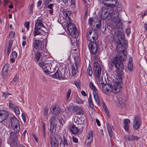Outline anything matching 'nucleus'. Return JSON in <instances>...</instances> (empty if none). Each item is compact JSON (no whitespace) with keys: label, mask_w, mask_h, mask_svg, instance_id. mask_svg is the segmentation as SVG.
<instances>
[{"label":"nucleus","mask_w":147,"mask_h":147,"mask_svg":"<svg viewBox=\"0 0 147 147\" xmlns=\"http://www.w3.org/2000/svg\"><path fill=\"white\" fill-rule=\"evenodd\" d=\"M117 31H115L113 37L114 41L119 45L124 46L127 44V41L125 40L124 36L121 28H118Z\"/></svg>","instance_id":"nucleus-1"},{"label":"nucleus","mask_w":147,"mask_h":147,"mask_svg":"<svg viewBox=\"0 0 147 147\" xmlns=\"http://www.w3.org/2000/svg\"><path fill=\"white\" fill-rule=\"evenodd\" d=\"M11 123L12 127L14 131H11L10 132V136L11 138L16 137L15 134H17L19 133L20 128V123L18 120L14 116H13L11 117Z\"/></svg>","instance_id":"nucleus-2"},{"label":"nucleus","mask_w":147,"mask_h":147,"mask_svg":"<svg viewBox=\"0 0 147 147\" xmlns=\"http://www.w3.org/2000/svg\"><path fill=\"white\" fill-rule=\"evenodd\" d=\"M94 70L96 77L98 79L99 84L102 87L105 84L103 79V74H101V68L97 61H95L94 63Z\"/></svg>","instance_id":"nucleus-3"},{"label":"nucleus","mask_w":147,"mask_h":147,"mask_svg":"<svg viewBox=\"0 0 147 147\" xmlns=\"http://www.w3.org/2000/svg\"><path fill=\"white\" fill-rule=\"evenodd\" d=\"M110 63L111 65L110 68L112 70H113L114 67H115L119 72L122 71L124 69L123 63L120 61L111 59V61H110Z\"/></svg>","instance_id":"nucleus-4"},{"label":"nucleus","mask_w":147,"mask_h":147,"mask_svg":"<svg viewBox=\"0 0 147 147\" xmlns=\"http://www.w3.org/2000/svg\"><path fill=\"white\" fill-rule=\"evenodd\" d=\"M111 19L114 23V25H113V28L115 29H118L119 24L122 23L121 20L119 17L118 12L114 11L112 13L111 15Z\"/></svg>","instance_id":"nucleus-5"},{"label":"nucleus","mask_w":147,"mask_h":147,"mask_svg":"<svg viewBox=\"0 0 147 147\" xmlns=\"http://www.w3.org/2000/svg\"><path fill=\"white\" fill-rule=\"evenodd\" d=\"M102 3L106 6L111 7H114L117 6L118 10L120 11L121 9L122 6L121 4H119L117 0H102Z\"/></svg>","instance_id":"nucleus-6"},{"label":"nucleus","mask_w":147,"mask_h":147,"mask_svg":"<svg viewBox=\"0 0 147 147\" xmlns=\"http://www.w3.org/2000/svg\"><path fill=\"white\" fill-rule=\"evenodd\" d=\"M67 30L70 35L73 37L77 38L79 33L77 28L73 24L69 23L67 27Z\"/></svg>","instance_id":"nucleus-7"},{"label":"nucleus","mask_w":147,"mask_h":147,"mask_svg":"<svg viewBox=\"0 0 147 147\" xmlns=\"http://www.w3.org/2000/svg\"><path fill=\"white\" fill-rule=\"evenodd\" d=\"M43 41L34 38L32 43L33 48L38 50H42L44 47Z\"/></svg>","instance_id":"nucleus-8"},{"label":"nucleus","mask_w":147,"mask_h":147,"mask_svg":"<svg viewBox=\"0 0 147 147\" xmlns=\"http://www.w3.org/2000/svg\"><path fill=\"white\" fill-rule=\"evenodd\" d=\"M142 119L138 115H136L134 118L133 122V128L134 129H137L139 128L141 124Z\"/></svg>","instance_id":"nucleus-9"},{"label":"nucleus","mask_w":147,"mask_h":147,"mask_svg":"<svg viewBox=\"0 0 147 147\" xmlns=\"http://www.w3.org/2000/svg\"><path fill=\"white\" fill-rule=\"evenodd\" d=\"M112 13L109 12V9L102 8L100 11L99 15L103 19H106L109 15L111 16Z\"/></svg>","instance_id":"nucleus-10"},{"label":"nucleus","mask_w":147,"mask_h":147,"mask_svg":"<svg viewBox=\"0 0 147 147\" xmlns=\"http://www.w3.org/2000/svg\"><path fill=\"white\" fill-rule=\"evenodd\" d=\"M89 47L92 54L94 55L96 54L98 49V44L96 42L89 43Z\"/></svg>","instance_id":"nucleus-11"},{"label":"nucleus","mask_w":147,"mask_h":147,"mask_svg":"<svg viewBox=\"0 0 147 147\" xmlns=\"http://www.w3.org/2000/svg\"><path fill=\"white\" fill-rule=\"evenodd\" d=\"M127 58V56L124 51H122L121 52H119L117 54L115 57L113 59H115L116 60L120 61L121 62L124 61Z\"/></svg>","instance_id":"nucleus-12"},{"label":"nucleus","mask_w":147,"mask_h":147,"mask_svg":"<svg viewBox=\"0 0 147 147\" xmlns=\"http://www.w3.org/2000/svg\"><path fill=\"white\" fill-rule=\"evenodd\" d=\"M51 147H58L59 141L55 135H51L50 137Z\"/></svg>","instance_id":"nucleus-13"},{"label":"nucleus","mask_w":147,"mask_h":147,"mask_svg":"<svg viewBox=\"0 0 147 147\" xmlns=\"http://www.w3.org/2000/svg\"><path fill=\"white\" fill-rule=\"evenodd\" d=\"M8 112L6 110H0V123L6 120L9 116Z\"/></svg>","instance_id":"nucleus-14"},{"label":"nucleus","mask_w":147,"mask_h":147,"mask_svg":"<svg viewBox=\"0 0 147 147\" xmlns=\"http://www.w3.org/2000/svg\"><path fill=\"white\" fill-rule=\"evenodd\" d=\"M34 28L44 30L46 28L44 25L43 19L39 18L37 19L36 20Z\"/></svg>","instance_id":"nucleus-15"},{"label":"nucleus","mask_w":147,"mask_h":147,"mask_svg":"<svg viewBox=\"0 0 147 147\" xmlns=\"http://www.w3.org/2000/svg\"><path fill=\"white\" fill-rule=\"evenodd\" d=\"M50 110L51 112L54 115H57L60 112V109L59 107L56 105L52 106Z\"/></svg>","instance_id":"nucleus-16"},{"label":"nucleus","mask_w":147,"mask_h":147,"mask_svg":"<svg viewBox=\"0 0 147 147\" xmlns=\"http://www.w3.org/2000/svg\"><path fill=\"white\" fill-rule=\"evenodd\" d=\"M64 73V72L62 74L60 71L58 70L55 73L52 75V77L55 78H58L61 80H64L65 78Z\"/></svg>","instance_id":"nucleus-17"},{"label":"nucleus","mask_w":147,"mask_h":147,"mask_svg":"<svg viewBox=\"0 0 147 147\" xmlns=\"http://www.w3.org/2000/svg\"><path fill=\"white\" fill-rule=\"evenodd\" d=\"M102 88L103 91L107 93H110L112 90V86L109 84L104 85Z\"/></svg>","instance_id":"nucleus-18"},{"label":"nucleus","mask_w":147,"mask_h":147,"mask_svg":"<svg viewBox=\"0 0 147 147\" xmlns=\"http://www.w3.org/2000/svg\"><path fill=\"white\" fill-rule=\"evenodd\" d=\"M124 138L125 140H128L129 141H133L135 140L137 141L139 139V137L132 135H124Z\"/></svg>","instance_id":"nucleus-19"},{"label":"nucleus","mask_w":147,"mask_h":147,"mask_svg":"<svg viewBox=\"0 0 147 147\" xmlns=\"http://www.w3.org/2000/svg\"><path fill=\"white\" fill-rule=\"evenodd\" d=\"M32 54L35 55V58L37 61H38L40 59L41 60H42L41 58L42 55L38 51L36 52L34 49H33L32 51Z\"/></svg>","instance_id":"nucleus-20"},{"label":"nucleus","mask_w":147,"mask_h":147,"mask_svg":"<svg viewBox=\"0 0 147 147\" xmlns=\"http://www.w3.org/2000/svg\"><path fill=\"white\" fill-rule=\"evenodd\" d=\"M93 139V133L92 130L88 131L87 138L85 141V142L87 144H89L92 141Z\"/></svg>","instance_id":"nucleus-21"},{"label":"nucleus","mask_w":147,"mask_h":147,"mask_svg":"<svg viewBox=\"0 0 147 147\" xmlns=\"http://www.w3.org/2000/svg\"><path fill=\"white\" fill-rule=\"evenodd\" d=\"M83 117H80V118L77 116H75L74 119V121L78 124H82L84 121Z\"/></svg>","instance_id":"nucleus-22"},{"label":"nucleus","mask_w":147,"mask_h":147,"mask_svg":"<svg viewBox=\"0 0 147 147\" xmlns=\"http://www.w3.org/2000/svg\"><path fill=\"white\" fill-rule=\"evenodd\" d=\"M70 139V137H67V135L63 136L62 140L63 145L64 146H67L69 144V140Z\"/></svg>","instance_id":"nucleus-23"},{"label":"nucleus","mask_w":147,"mask_h":147,"mask_svg":"<svg viewBox=\"0 0 147 147\" xmlns=\"http://www.w3.org/2000/svg\"><path fill=\"white\" fill-rule=\"evenodd\" d=\"M98 34L96 32H94L93 35L90 37L87 40H89L91 43H94L96 40L98 39Z\"/></svg>","instance_id":"nucleus-24"},{"label":"nucleus","mask_w":147,"mask_h":147,"mask_svg":"<svg viewBox=\"0 0 147 147\" xmlns=\"http://www.w3.org/2000/svg\"><path fill=\"white\" fill-rule=\"evenodd\" d=\"M62 12L64 17L68 18L69 19L70 15L71 13V11L67 9H63Z\"/></svg>","instance_id":"nucleus-25"},{"label":"nucleus","mask_w":147,"mask_h":147,"mask_svg":"<svg viewBox=\"0 0 147 147\" xmlns=\"http://www.w3.org/2000/svg\"><path fill=\"white\" fill-rule=\"evenodd\" d=\"M130 123V121L128 119H125L123 121L124 124V128L125 131H128L129 130V124Z\"/></svg>","instance_id":"nucleus-26"},{"label":"nucleus","mask_w":147,"mask_h":147,"mask_svg":"<svg viewBox=\"0 0 147 147\" xmlns=\"http://www.w3.org/2000/svg\"><path fill=\"white\" fill-rule=\"evenodd\" d=\"M40 31H41L44 32H45L44 30L43 29L34 28L33 32L34 36H35L36 35H41V33Z\"/></svg>","instance_id":"nucleus-27"},{"label":"nucleus","mask_w":147,"mask_h":147,"mask_svg":"<svg viewBox=\"0 0 147 147\" xmlns=\"http://www.w3.org/2000/svg\"><path fill=\"white\" fill-rule=\"evenodd\" d=\"M45 69H46V72H48L51 69L52 67V63L50 61H45Z\"/></svg>","instance_id":"nucleus-28"},{"label":"nucleus","mask_w":147,"mask_h":147,"mask_svg":"<svg viewBox=\"0 0 147 147\" xmlns=\"http://www.w3.org/2000/svg\"><path fill=\"white\" fill-rule=\"evenodd\" d=\"M127 68L130 71H131L133 70V66L132 63V59L131 57L129 58Z\"/></svg>","instance_id":"nucleus-29"},{"label":"nucleus","mask_w":147,"mask_h":147,"mask_svg":"<svg viewBox=\"0 0 147 147\" xmlns=\"http://www.w3.org/2000/svg\"><path fill=\"white\" fill-rule=\"evenodd\" d=\"M70 130L73 134H77L78 132V128L74 125H72L71 126Z\"/></svg>","instance_id":"nucleus-30"},{"label":"nucleus","mask_w":147,"mask_h":147,"mask_svg":"<svg viewBox=\"0 0 147 147\" xmlns=\"http://www.w3.org/2000/svg\"><path fill=\"white\" fill-rule=\"evenodd\" d=\"M49 121L50 123V125H56L57 122V119L55 117L52 116L50 118Z\"/></svg>","instance_id":"nucleus-31"},{"label":"nucleus","mask_w":147,"mask_h":147,"mask_svg":"<svg viewBox=\"0 0 147 147\" xmlns=\"http://www.w3.org/2000/svg\"><path fill=\"white\" fill-rule=\"evenodd\" d=\"M119 88L120 86L119 85H118L117 86H114L113 88H112V92L114 94H116L118 93L120 91V89Z\"/></svg>","instance_id":"nucleus-32"},{"label":"nucleus","mask_w":147,"mask_h":147,"mask_svg":"<svg viewBox=\"0 0 147 147\" xmlns=\"http://www.w3.org/2000/svg\"><path fill=\"white\" fill-rule=\"evenodd\" d=\"M74 65H73L72 67V72L73 76L75 75L78 72V67Z\"/></svg>","instance_id":"nucleus-33"},{"label":"nucleus","mask_w":147,"mask_h":147,"mask_svg":"<svg viewBox=\"0 0 147 147\" xmlns=\"http://www.w3.org/2000/svg\"><path fill=\"white\" fill-rule=\"evenodd\" d=\"M53 7L54 5L52 4H50L47 6V7L49 9V12L51 15H52L53 13Z\"/></svg>","instance_id":"nucleus-34"},{"label":"nucleus","mask_w":147,"mask_h":147,"mask_svg":"<svg viewBox=\"0 0 147 147\" xmlns=\"http://www.w3.org/2000/svg\"><path fill=\"white\" fill-rule=\"evenodd\" d=\"M107 126L109 136L110 137H111L113 136V132L111 127L108 123H107Z\"/></svg>","instance_id":"nucleus-35"},{"label":"nucleus","mask_w":147,"mask_h":147,"mask_svg":"<svg viewBox=\"0 0 147 147\" xmlns=\"http://www.w3.org/2000/svg\"><path fill=\"white\" fill-rule=\"evenodd\" d=\"M90 88L93 90L96 91L97 90V89L95 86L94 85L93 82H91L89 84Z\"/></svg>","instance_id":"nucleus-36"},{"label":"nucleus","mask_w":147,"mask_h":147,"mask_svg":"<svg viewBox=\"0 0 147 147\" xmlns=\"http://www.w3.org/2000/svg\"><path fill=\"white\" fill-rule=\"evenodd\" d=\"M50 131L52 133H54L56 130V125H50Z\"/></svg>","instance_id":"nucleus-37"},{"label":"nucleus","mask_w":147,"mask_h":147,"mask_svg":"<svg viewBox=\"0 0 147 147\" xmlns=\"http://www.w3.org/2000/svg\"><path fill=\"white\" fill-rule=\"evenodd\" d=\"M95 100L98 105L100 104V100L99 99L98 96L97 94H93Z\"/></svg>","instance_id":"nucleus-38"},{"label":"nucleus","mask_w":147,"mask_h":147,"mask_svg":"<svg viewBox=\"0 0 147 147\" xmlns=\"http://www.w3.org/2000/svg\"><path fill=\"white\" fill-rule=\"evenodd\" d=\"M6 69H3L2 71V75L3 78H5L6 76L7 73H8V71L5 70Z\"/></svg>","instance_id":"nucleus-39"},{"label":"nucleus","mask_w":147,"mask_h":147,"mask_svg":"<svg viewBox=\"0 0 147 147\" xmlns=\"http://www.w3.org/2000/svg\"><path fill=\"white\" fill-rule=\"evenodd\" d=\"M87 72L88 73L89 75L90 76H92V72L91 67L89 66L87 69Z\"/></svg>","instance_id":"nucleus-40"},{"label":"nucleus","mask_w":147,"mask_h":147,"mask_svg":"<svg viewBox=\"0 0 147 147\" xmlns=\"http://www.w3.org/2000/svg\"><path fill=\"white\" fill-rule=\"evenodd\" d=\"M76 113L78 115H82L83 114L84 112L82 109L79 107L78 109L76 112Z\"/></svg>","instance_id":"nucleus-41"},{"label":"nucleus","mask_w":147,"mask_h":147,"mask_svg":"<svg viewBox=\"0 0 147 147\" xmlns=\"http://www.w3.org/2000/svg\"><path fill=\"white\" fill-rule=\"evenodd\" d=\"M34 7L33 3H32L29 8V13L30 14H32L33 13V8Z\"/></svg>","instance_id":"nucleus-42"},{"label":"nucleus","mask_w":147,"mask_h":147,"mask_svg":"<svg viewBox=\"0 0 147 147\" xmlns=\"http://www.w3.org/2000/svg\"><path fill=\"white\" fill-rule=\"evenodd\" d=\"M39 65L42 68L44 69H45V61L43 62V61H42L40 62H39L38 63Z\"/></svg>","instance_id":"nucleus-43"},{"label":"nucleus","mask_w":147,"mask_h":147,"mask_svg":"<svg viewBox=\"0 0 147 147\" xmlns=\"http://www.w3.org/2000/svg\"><path fill=\"white\" fill-rule=\"evenodd\" d=\"M76 102L78 104H82L84 102V101L81 99L79 97L76 98Z\"/></svg>","instance_id":"nucleus-44"},{"label":"nucleus","mask_w":147,"mask_h":147,"mask_svg":"<svg viewBox=\"0 0 147 147\" xmlns=\"http://www.w3.org/2000/svg\"><path fill=\"white\" fill-rule=\"evenodd\" d=\"M3 95L5 97V98H6L7 97H8V96H11L12 95V94L11 93H9L8 92H6L5 93L3 92Z\"/></svg>","instance_id":"nucleus-45"},{"label":"nucleus","mask_w":147,"mask_h":147,"mask_svg":"<svg viewBox=\"0 0 147 147\" xmlns=\"http://www.w3.org/2000/svg\"><path fill=\"white\" fill-rule=\"evenodd\" d=\"M9 65L8 63L6 64L3 67V69H6L5 70L8 71L9 69Z\"/></svg>","instance_id":"nucleus-46"},{"label":"nucleus","mask_w":147,"mask_h":147,"mask_svg":"<svg viewBox=\"0 0 147 147\" xmlns=\"http://www.w3.org/2000/svg\"><path fill=\"white\" fill-rule=\"evenodd\" d=\"M71 90L70 89L68 90L67 94V99H68L70 97V95L71 93Z\"/></svg>","instance_id":"nucleus-47"},{"label":"nucleus","mask_w":147,"mask_h":147,"mask_svg":"<svg viewBox=\"0 0 147 147\" xmlns=\"http://www.w3.org/2000/svg\"><path fill=\"white\" fill-rule=\"evenodd\" d=\"M92 30H90L87 33V39L90 38V37L91 36V35L92 33Z\"/></svg>","instance_id":"nucleus-48"},{"label":"nucleus","mask_w":147,"mask_h":147,"mask_svg":"<svg viewBox=\"0 0 147 147\" xmlns=\"http://www.w3.org/2000/svg\"><path fill=\"white\" fill-rule=\"evenodd\" d=\"M52 1V0H44V3L45 5H47L50 3H51Z\"/></svg>","instance_id":"nucleus-49"},{"label":"nucleus","mask_w":147,"mask_h":147,"mask_svg":"<svg viewBox=\"0 0 147 147\" xmlns=\"http://www.w3.org/2000/svg\"><path fill=\"white\" fill-rule=\"evenodd\" d=\"M14 110H15V113L16 114H18V115H19L20 114V110L18 107H16L14 108Z\"/></svg>","instance_id":"nucleus-50"},{"label":"nucleus","mask_w":147,"mask_h":147,"mask_svg":"<svg viewBox=\"0 0 147 147\" xmlns=\"http://www.w3.org/2000/svg\"><path fill=\"white\" fill-rule=\"evenodd\" d=\"M18 79V78L17 77L15 76L13 79L12 82H13V84L14 85L16 84L17 83L16 82L17 81Z\"/></svg>","instance_id":"nucleus-51"},{"label":"nucleus","mask_w":147,"mask_h":147,"mask_svg":"<svg viewBox=\"0 0 147 147\" xmlns=\"http://www.w3.org/2000/svg\"><path fill=\"white\" fill-rule=\"evenodd\" d=\"M25 26L26 27L27 30L28 31L29 28V22H27L25 23Z\"/></svg>","instance_id":"nucleus-52"},{"label":"nucleus","mask_w":147,"mask_h":147,"mask_svg":"<svg viewBox=\"0 0 147 147\" xmlns=\"http://www.w3.org/2000/svg\"><path fill=\"white\" fill-rule=\"evenodd\" d=\"M79 107L77 106H73V112L74 111L76 112L78 109Z\"/></svg>","instance_id":"nucleus-53"},{"label":"nucleus","mask_w":147,"mask_h":147,"mask_svg":"<svg viewBox=\"0 0 147 147\" xmlns=\"http://www.w3.org/2000/svg\"><path fill=\"white\" fill-rule=\"evenodd\" d=\"M12 56L13 58H16L17 57V54L15 51L12 52Z\"/></svg>","instance_id":"nucleus-54"},{"label":"nucleus","mask_w":147,"mask_h":147,"mask_svg":"<svg viewBox=\"0 0 147 147\" xmlns=\"http://www.w3.org/2000/svg\"><path fill=\"white\" fill-rule=\"evenodd\" d=\"M72 140L73 142L75 143H78V140L77 138L74 137H73L72 138Z\"/></svg>","instance_id":"nucleus-55"},{"label":"nucleus","mask_w":147,"mask_h":147,"mask_svg":"<svg viewBox=\"0 0 147 147\" xmlns=\"http://www.w3.org/2000/svg\"><path fill=\"white\" fill-rule=\"evenodd\" d=\"M3 1L4 2L3 5L5 7H6L9 3V1L8 0H3Z\"/></svg>","instance_id":"nucleus-56"},{"label":"nucleus","mask_w":147,"mask_h":147,"mask_svg":"<svg viewBox=\"0 0 147 147\" xmlns=\"http://www.w3.org/2000/svg\"><path fill=\"white\" fill-rule=\"evenodd\" d=\"M73 105L69 106L68 108V110L71 112H73Z\"/></svg>","instance_id":"nucleus-57"},{"label":"nucleus","mask_w":147,"mask_h":147,"mask_svg":"<svg viewBox=\"0 0 147 147\" xmlns=\"http://www.w3.org/2000/svg\"><path fill=\"white\" fill-rule=\"evenodd\" d=\"M93 22V20L92 19V18H90L88 20V23L89 25L92 24Z\"/></svg>","instance_id":"nucleus-58"},{"label":"nucleus","mask_w":147,"mask_h":147,"mask_svg":"<svg viewBox=\"0 0 147 147\" xmlns=\"http://www.w3.org/2000/svg\"><path fill=\"white\" fill-rule=\"evenodd\" d=\"M75 66H78V59L77 58H76L75 59Z\"/></svg>","instance_id":"nucleus-59"},{"label":"nucleus","mask_w":147,"mask_h":147,"mask_svg":"<svg viewBox=\"0 0 147 147\" xmlns=\"http://www.w3.org/2000/svg\"><path fill=\"white\" fill-rule=\"evenodd\" d=\"M9 106L12 109H13L14 107L13 105L11 102H9Z\"/></svg>","instance_id":"nucleus-60"},{"label":"nucleus","mask_w":147,"mask_h":147,"mask_svg":"<svg viewBox=\"0 0 147 147\" xmlns=\"http://www.w3.org/2000/svg\"><path fill=\"white\" fill-rule=\"evenodd\" d=\"M88 102L90 107L91 108H93L94 107V105L92 101L89 102Z\"/></svg>","instance_id":"nucleus-61"},{"label":"nucleus","mask_w":147,"mask_h":147,"mask_svg":"<svg viewBox=\"0 0 147 147\" xmlns=\"http://www.w3.org/2000/svg\"><path fill=\"white\" fill-rule=\"evenodd\" d=\"M12 45V41H10L9 42L8 46V48H11Z\"/></svg>","instance_id":"nucleus-62"},{"label":"nucleus","mask_w":147,"mask_h":147,"mask_svg":"<svg viewBox=\"0 0 147 147\" xmlns=\"http://www.w3.org/2000/svg\"><path fill=\"white\" fill-rule=\"evenodd\" d=\"M49 110L48 109H45L44 110V115H47V114Z\"/></svg>","instance_id":"nucleus-63"},{"label":"nucleus","mask_w":147,"mask_h":147,"mask_svg":"<svg viewBox=\"0 0 147 147\" xmlns=\"http://www.w3.org/2000/svg\"><path fill=\"white\" fill-rule=\"evenodd\" d=\"M147 15V11H144V13L142 14L141 17L142 19L144 17Z\"/></svg>","instance_id":"nucleus-64"}]
</instances>
